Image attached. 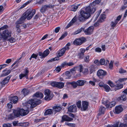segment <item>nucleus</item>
I'll return each mask as SVG.
<instances>
[{"label": "nucleus", "mask_w": 127, "mask_h": 127, "mask_svg": "<svg viewBox=\"0 0 127 127\" xmlns=\"http://www.w3.org/2000/svg\"><path fill=\"white\" fill-rule=\"evenodd\" d=\"M76 21V18L75 17L67 25L66 27V28H68L69 27L71 26Z\"/></svg>", "instance_id": "a878e982"}, {"label": "nucleus", "mask_w": 127, "mask_h": 127, "mask_svg": "<svg viewBox=\"0 0 127 127\" xmlns=\"http://www.w3.org/2000/svg\"><path fill=\"white\" fill-rule=\"evenodd\" d=\"M86 39L84 37L79 39H77L73 42L74 44L76 45H80L84 42L86 41Z\"/></svg>", "instance_id": "9d476101"}, {"label": "nucleus", "mask_w": 127, "mask_h": 127, "mask_svg": "<svg viewBox=\"0 0 127 127\" xmlns=\"http://www.w3.org/2000/svg\"><path fill=\"white\" fill-rule=\"evenodd\" d=\"M123 110V108L121 105L116 106L114 112L116 114H119L121 113Z\"/></svg>", "instance_id": "ddd939ff"}, {"label": "nucleus", "mask_w": 127, "mask_h": 127, "mask_svg": "<svg viewBox=\"0 0 127 127\" xmlns=\"http://www.w3.org/2000/svg\"><path fill=\"white\" fill-rule=\"evenodd\" d=\"M71 73H72L74 74H75L77 71L76 67L73 68L70 70L69 71Z\"/></svg>", "instance_id": "49530a36"}, {"label": "nucleus", "mask_w": 127, "mask_h": 127, "mask_svg": "<svg viewBox=\"0 0 127 127\" xmlns=\"http://www.w3.org/2000/svg\"><path fill=\"white\" fill-rule=\"evenodd\" d=\"M85 52V50L84 49L81 48L80 49V52L78 54L80 58L82 59L83 58L84 55V53Z\"/></svg>", "instance_id": "5701e85b"}, {"label": "nucleus", "mask_w": 127, "mask_h": 127, "mask_svg": "<svg viewBox=\"0 0 127 127\" xmlns=\"http://www.w3.org/2000/svg\"><path fill=\"white\" fill-rule=\"evenodd\" d=\"M82 72L84 74H87L88 73V69L87 68H84V69H83V70Z\"/></svg>", "instance_id": "4d7b16f0"}, {"label": "nucleus", "mask_w": 127, "mask_h": 127, "mask_svg": "<svg viewBox=\"0 0 127 127\" xmlns=\"http://www.w3.org/2000/svg\"><path fill=\"white\" fill-rule=\"evenodd\" d=\"M44 99L46 100H49L51 99L53 97V95L51 94L50 91L48 90H46L45 91Z\"/></svg>", "instance_id": "6e6552de"}, {"label": "nucleus", "mask_w": 127, "mask_h": 127, "mask_svg": "<svg viewBox=\"0 0 127 127\" xmlns=\"http://www.w3.org/2000/svg\"><path fill=\"white\" fill-rule=\"evenodd\" d=\"M11 72V70H4L2 71V73L1 76H5L8 75Z\"/></svg>", "instance_id": "72a5a7b5"}, {"label": "nucleus", "mask_w": 127, "mask_h": 127, "mask_svg": "<svg viewBox=\"0 0 127 127\" xmlns=\"http://www.w3.org/2000/svg\"><path fill=\"white\" fill-rule=\"evenodd\" d=\"M19 109V112H20V113L21 114V116H25L27 115L29 113L28 110L27 109L24 110L22 109Z\"/></svg>", "instance_id": "4be33fe9"}, {"label": "nucleus", "mask_w": 127, "mask_h": 127, "mask_svg": "<svg viewBox=\"0 0 127 127\" xmlns=\"http://www.w3.org/2000/svg\"><path fill=\"white\" fill-rule=\"evenodd\" d=\"M86 82V81L83 80H79L77 81L78 86H79L83 85Z\"/></svg>", "instance_id": "c9c22d12"}, {"label": "nucleus", "mask_w": 127, "mask_h": 127, "mask_svg": "<svg viewBox=\"0 0 127 127\" xmlns=\"http://www.w3.org/2000/svg\"><path fill=\"white\" fill-rule=\"evenodd\" d=\"M61 68V66H58L56 68L55 71L57 72H59L60 71Z\"/></svg>", "instance_id": "bf43d9fd"}, {"label": "nucleus", "mask_w": 127, "mask_h": 127, "mask_svg": "<svg viewBox=\"0 0 127 127\" xmlns=\"http://www.w3.org/2000/svg\"><path fill=\"white\" fill-rule=\"evenodd\" d=\"M101 0H96L94 1V2L91 3L89 6L90 7H92V8H95L94 7V6L98 4L101 1Z\"/></svg>", "instance_id": "393cba45"}, {"label": "nucleus", "mask_w": 127, "mask_h": 127, "mask_svg": "<svg viewBox=\"0 0 127 127\" xmlns=\"http://www.w3.org/2000/svg\"><path fill=\"white\" fill-rule=\"evenodd\" d=\"M88 102L86 101H83L82 102L81 110L82 111H85L88 108Z\"/></svg>", "instance_id": "f3484780"}, {"label": "nucleus", "mask_w": 127, "mask_h": 127, "mask_svg": "<svg viewBox=\"0 0 127 127\" xmlns=\"http://www.w3.org/2000/svg\"><path fill=\"white\" fill-rule=\"evenodd\" d=\"M62 122H63L64 121L70 122L73 120L72 118H71L66 115H64L62 117Z\"/></svg>", "instance_id": "412c9836"}, {"label": "nucleus", "mask_w": 127, "mask_h": 127, "mask_svg": "<svg viewBox=\"0 0 127 127\" xmlns=\"http://www.w3.org/2000/svg\"><path fill=\"white\" fill-rule=\"evenodd\" d=\"M12 103L10 102L7 104L6 107L8 108L11 109L12 107Z\"/></svg>", "instance_id": "864d4df0"}, {"label": "nucleus", "mask_w": 127, "mask_h": 127, "mask_svg": "<svg viewBox=\"0 0 127 127\" xmlns=\"http://www.w3.org/2000/svg\"><path fill=\"white\" fill-rule=\"evenodd\" d=\"M35 13V10L34 9L28 10L26 11L25 14L19 20L16 22L15 24V26L17 31L18 32H20L19 25L23 23L26 18L28 20L31 19Z\"/></svg>", "instance_id": "f257e3e1"}, {"label": "nucleus", "mask_w": 127, "mask_h": 127, "mask_svg": "<svg viewBox=\"0 0 127 127\" xmlns=\"http://www.w3.org/2000/svg\"><path fill=\"white\" fill-rule=\"evenodd\" d=\"M29 93V91L26 89H24L21 92V94L20 95V97L22 98L28 95Z\"/></svg>", "instance_id": "2eb2a0df"}, {"label": "nucleus", "mask_w": 127, "mask_h": 127, "mask_svg": "<svg viewBox=\"0 0 127 127\" xmlns=\"http://www.w3.org/2000/svg\"><path fill=\"white\" fill-rule=\"evenodd\" d=\"M52 7V6L49 5H45L43 6L41 9L40 11L42 13L44 12L46 10Z\"/></svg>", "instance_id": "aec40b11"}, {"label": "nucleus", "mask_w": 127, "mask_h": 127, "mask_svg": "<svg viewBox=\"0 0 127 127\" xmlns=\"http://www.w3.org/2000/svg\"><path fill=\"white\" fill-rule=\"evenodd\" d=\"M49 53V51L48 49H47L43 53L39 52L38 54L39 56L41 58H43L47 56Z\"/></svg>", "instance_id": "dca6fc26"}, {"label": "nucleus", "mask_w": 127, "mask_h": 127, "mask_svg": "<svg viewBox=\"0 0 127 127\" xmlns=\"http://www.w3.org/2000/svg\"><path fill=\"white\" fill-rule=\"evenodd\" d=\"M70 45V43H68L64 47L62 48L61 50L59 51L57 55L58 57H60L62 56L64 53L66 51L68 50L69 49V47ZM59 60V58L58 57H56L48 61L49 62H51L54 61L58 60Z\"/></svg>", "instance_id": "7ed1b4c3"}, {"label": "nucleus", "mask_w": 127, "mask_h": 127, "mask_svg": "<svg viewBox=\"0 0 127 127\" xmlns=\"http://www.w3.org/2000/svg\"><path fill=\"white\" fill-rule=\"evenodd\" d=\"M53 108L55 112H60L62 109V107L59 105H58L54 106Z\"/></svg>", "instance_id": "b1692460"}, {"label": "nucleus", "mask_w": 127, "mask_h": 127, "mask_svg": "<svg viewBox=\"0 0 127 127\" xmlns=\"http://www.w3.org/2000/svg\"><path fill=\"white\" fill-rule=\"evenodd\" d=\"M37 56L36 54H33L31 56L30 58V60H31L32 58H34L35 59H36V58Z\"/></svg>", "instance_id": "603ef678"}, {"label": "nucleus", "mask_w": 127, "mask_h": 127, "mask_svg": "<svg viewBox=\"0 0 127 127\" xmlns=\"http://www.w3.org/2000/svg\"><path fill=\"white\" fill-rule=\"evenodd\" d=\"M41 101L37 99H34L29 100L26 104V106L27 109L35 107L36 105H38L41 103Z\"/></svg>", "instance_id": "20e7f679"}, {"label": "nucleus", "mask_w": 127, "mask_h": 127, "mask_svg": "<svg viewBox=\"0 0 127 127\" xmlns=\"http://www.w3.org/2000/svg\"><path fill=\"white\" fill-rule=\"evenodd\" d=\"M10 78V77L9 76H7L1 82V84L4 85L7 84L9 82Z\"/></svg>", "instance_id": "bb28decb"}, {"label": "nucleus", "mask_w": 127, "mask_h": 127, "mask_svg": "<svg viewBox=\"0 0 127 127\" xmlns=\"http://www.w3.org/2000/svg\"><path fill=\"white\" fill-rule=\"evenodd\" d=\"M95 51L96 52H100L101 51V50L100 48L97 47L95 49Z\"/></svg>", "instance_id": "338daca9"}, {"label": "nucleus", "mask_w": 127, "mask_h": 127, "mask_svg": "<svg viewBox=\"0 0 127 127\" xmlns=\"http://www.w3.org/2000/svg\"><path fill=\"white\" fill-rule=\"evenodd\" d=\"M94 29V27L93 26H90L85 30L84 32L86 34H90L92 33Z\"/></svg>", "instance_id": "6ab92c4d"}, {"label": "nucleus", "mask_w": 127, "mask_h": 127, "mask_svg": "<svg viewBox=\"0 0 127 127\" xmlns=\"http://www.w3.org/2000/svg\"><path fill=\"white\" fill-rule=\"evenodd\" d=\"M103 82H99L98 84V85L100 87H103L105 85Z\"/></svg>", "instance_id": "680f3d73"}, {"label": "nucleus", "mask_w": 127, "mask_h": 127, "mask_svg": "<svg viewBox=\"0 0 127 127\" xmlns=\"http://www.w3.org/2000/svg\"><path fill=\"white\" fill-rule=\"evenodd\" d=\"M105 18L106 16L104 14H101L100 18L98 21L100 22H102L104 21V19Z\"/></svg>", "instance_id": "ea45409f"}, {"label": "nucleus", "mask_w": 127, "mask_h": 127, "mask_svg": "<svg viewBox=\"0 0 127 127\" xmlns=\"http://www.w3.org/2000/svg\"><path fill=\"white\" fill-rule=\"evenodd\" d=\"M105 100L104 99H102V103L104 104L107 108H111L115 105V101H112L111 102H110L108 100H106L105 101L104 100Z\"/></svg>", "instance_id": "423d86ee"}, {"label": "nucleus", "mask_w": 127, "mask_h": 127, "mask_svg": "<svg viewBox=\"0 0 127 127\" xmlns=\"http://www.w3.org/2000/svg\"><path fill=\"white\" fill-rule=\"evenodd\" d=\"M51 85L53 87H55L59 89L63 88L64 85V83L61 82H54L51 83Z\"/></svg>", "instance_id": "0eeeda50"}, {"label": "nucleus", "mask_w": 127, "mask_h": 127, "mask_svg": "<svg viewBox=\"0 0 127 127\" xmlns=\"http://www.w3.org/2000/svg\"><path fill=\"white\" fill-rule=\"evenodd\" d=\"M103 88H104L105 91L107 92H109L110 90V87L107 85L105 84Z\"/></svg>", "instance_id": "37998d69"}, {"label": "nucleus", "mask_w": 127, "mask_h": 127, "mask_svg": "<svg viewBox=\"0 0 127 127\" xmlns=\"http://www.w3.org/2000/svg\"><path fill=\"white\" fill-rule=\"evenodd\" d=\"M126 98H127L126 95L124 94V95H121L120 97H118L117 98V99L118 100H122L125 101L126 100Z\"/></svg>", "instance_id": "473e14b6"}, {"label": "nucleus", "mask_w": 127, "mask_h": 127, "mask_svg": "<svg viewBox=\"0 0 127 127\" xmlns=\"http://www.w3.org/2000/svg\"><path fill=\"white\" fill-rule=\"evenodd\" d=\"M53 113V110L51 109H49L46 110L44 113V114L46 115L50 114Z\"/></svg>", "instance_id": "58836bf2"}, {"label": "nucleus", "mask_w": 127, "mask_h": 127, "mask_svg": "<svg viewBox=\"0 0 127 127\" xmlns=\"http://www.w3.org/2000/svg\"><path fill=\"white\" fill-rule=\"evenodd\" d=\"M122 17V16L119 15L118 16L114 21H112L111 23V25L112 27H115L120 20Z\"/></svg>", "instance_id": "4468645a"}, {"label": "nucleus", "mask_w": 127, "mask_h": 127, "mask_svg": "<svg viewBox=\"0 0 127 127\" xmlns=\"http://www.w3.org/2000/svg\"><path fill=\"white\" fill-rule=\"evenodd\" d=\"M123 87V85L122 84H118L116 85L114 87L115 90L116 91L122 88Z\"/></svg>", "instance_id": "7c9ffc66"}, {"label": "nucleus", "mask_w": 127, "mask_h": 127, "mask_svg": "<svg viewBox=\"0 0 127 127\" xmlns=\"http://www.w3.org/2000/svg\"><path fill=\"white\" fill-rule=\"evenodd\" d=\"M120 123V121H116L113 125H108L107 127H127V123Z\"/></svg>", "instance_id": "39448f33"}, {"label": "nucleus", "mask_w": 127, "mask_h": 127, "mask_svg": "<svg viewBox=\"0 0 127 127\" xmlns=\"http://www.w3.org/2000/svg\"><path fill=\"white\" fill-rule=\"evenodd\" d=\"M96 81V79L94 78H93L92 80H90L89 81V84L93 86H94L95 85V83Z\"/></svg>", "instance_id": "e433bc0d"}, {"label": "nucleus", "mask_w": 127, "mask_h": 127, "mask_svg": "<svg viewBox=\"0 0 127 127\" xmlns=\"http://www.w3.org/2000/svg\"><path fill=\"white\" fill-rule=\"evenodd\" d=\"M76 68L77 70V71H79L80 72H82L83 68L82 65H80L76 66Z\"/></svg>", "instance_id": "f704fd0d"}, {"label": "nucleus", "mask_w": 127, "mask_h": 127, "mask_svg": "<svg viewBox=\"0 0 127 127\" xmlns=\"http://www.w3.org/2000/svg\"><path fill=\"white\" fill-rule=\"evenodd\" d=\"M89 68L90 74L92 73L93 72L95 71V67L93 65H91Z\"/></svg>", "instance_id": "a18cd8bd"}, {"label": "nucleus", "mask_w": 127, "mask_h": 127, "mask_svg": "<svg viewBox=\"0 0 127 127\" xmlns=\"http://www.w3.org/2000/svg\"><path fill=\"white\" fill-rule=\"evenodd\" d=\"M15 117L13 113H12L11 114H10L8 116V119L9 120H12Z\"/></svg>", "instance_id": "09e8293b"}, {"label": "nucleus", "mask_w": 127, "mask_h": 127, "mask_svg": "<svg viewBox=\"0 0 127 127\" xmlns=\"http://www.w3.org/2000/svg\"><path fill=\"white\" fill-rule=\"evenodd\" d=\"M126 80V79L125 78H120L116 81V83H117L119 82H122Z\"/></svg>", "instance_id": "5fc2aeb1"}, {"label": "nucleus", "mask_w": 127, "mask_h": 127, "mask_svg": "<svg viewBox=\"0 0 127 127\" xmlns=\"http://www.w3.org/2000/svg\"><path fill=\"white\" fill-rule=\"evenodd\" d=\"M10 100L13 103H15L18 100V98L17 96H14L11 97L10 99Z\"/></svg>", "instance_id": "cd10ccee"}, {"label": "nucleus", "mask_w": 127, "mask_h": 127, "mask_svg": "<svg viewBox=\"0 0 127 127\" xmlns=\"http://www.w3.org/2000/svg\"><path fill=\"white\" fill-rule=\"evenodd\" d=\"M68 111L72 112H74L77 111V108L75 105H71L68 108Z\"/></svg>", "instance_id": "a211bd4d"}, {"label": "nucleus", "mask_w": 127, "mask_h": 127, "mask_svg": "<svg viewBox=\"0 0 127 127\" xmlns=\"http://www.w3.org/2000/svg\"><path fill=\"white\" fill-rule=\"evenodd\" d=\"M126 71L124 70L122 68H121L119 69V72L120 73H125L126 72Z\"/></svg>", "instance_id": "69168bd1"}, {"label": "nucleus", "mask_w": 127, "mask_h": 127, "mask_svg": "<svg viewBox=\"0 0 127 127\" xmlns=\"http://www.w3.org/2000/svg\"><path fill=\"white\" fill-rule=\"evenodd\" d=\"M100 64L104 65L105 64V61L104 59H101L100 60Z\"/></svg>", "instance_id": "3c124183"}, {"label": "nucleus", "mask_w": 127, "mask_h": 127, "mask_svg": "<svg viewBox=\"0 0 127 127\" xmlns=\"http://www.w3.org/2000/svg\"><path fill=\"white\" fill-rule=\"evenodd\" d=\"M124 5L122 6L121 9L123 10L127 7V0H124Z\"/></svg>", "instance_id": "c03bdc74"}, {"label": "nucleus", "mask_w": 127, "mask_h": 127, "mask_svg": "<svg viewBox=\"0 0 127 127\" xmlns=\"http://www.w3.org/2000/svg\"><path fill=\"white\" fill-rule=\"evenodd\" d=\"M92 7L88 6L85 8V10H82L80 12L78 19L80 21H83L88 19L91 16V14L94 13L95 11V8H92Z\"/></svg>", "instance_id": "f03ea898"}, {"label": "nucleus", "mask_w": 127, "mask_h": 127, "mask_svg": "<svg viewBox=\"0 0 127 127\" xmlns=\"http://www.w3.org/2000/svg\"><path fill=\"white\" fill-rule=\"evenodd\" d=\"M76 104L78 108H80L81 107V100H80L77 101L76 103Z\"/></svg>", "instance_id": "8fccbe9b"}, {"label": "nucleus", "mask_w": 127, "mask_h": 127, "mask_svg": "<svg viewBox=\"0 0 127 127\" xmlns=\"http://www.w3.org/2000/svg\"><path fill=\"white\" fill-rule=\"evenodd\" d=\"M94 63L97 65H100V62L97 60H96L94 61Z\"/></svg>", "instance_id": "774afa93"}, {"label": "nucleus", "mask_w": 127, "mask_h": 127, "mask_svg": "<svg viewBox=\"0 0 127 127\" xmlns=\"http://www.w3.org/2000/svg\"><path fill=\"white\" fill-rule=\"evenodd\" d=\"M2 38L6 39L7 38L11 36V32L8 30H6L3 31L2 33Z\"/></svg>", "instance_id": "1a4fd4ad"}, {"label": "nucleus", "mask_w": 127, "mask_h": 127, "mask_svg": "<svg viewBox=\"0 0 127 127\" xmlns=\"http://www.w3.org/2000/svg\"><path fill=\"white\" fill-rule=\"evenodd\" d=\"M67 33L66 32H65L59 38V40H62L63 38H64L67 35Z\"/></svg>", "instance_id": "6e6d98bb"}, {"label": "nucleus", "mask_w": 127, "mask_h": 127, "mask_svg": "<svg viewBox=\"0 0 127 127\" xmlns=\"http://www.w3.org/2000/svg\"><path fill=\"white\" fill-rule=\"evenodd\" d=\"M106 72L102 69H99L97 72V76L100 78L102 79L106 75Z\"/></svg>", "instance_id": "9b49d317"}, {"label": "nucleus", "mask_w": 127, "mask_h": 127, "mask_svg": "<svg viewBox=\"0 0 127 127\" xmlns=\"http://www.w3.org/2000/svg\"><path fill=\"white\" fill-rule=\"evenodd\" d=\"M3 126V127H10L11 126V125L10 124L8 123L4 124Z\"/></svg>", "instance_id": "0e129e2a"}, {"label": "nucleus", "mask_w": 127, "mask_h": 127, "mask_svg": "<svg viewBox=\"0 0 127 127\" xmlns=\"http://www.w3.org/2000/svg\"><path fill=\"white\" fill-rule=\"evenodd\" d=\"M29 72L28 70L27 69H25L23 73H21L19 75V77L20 79H21L23 77H25L27 78Z\"/></svg>", "instance_id": "f8f14e48"}, {"label": "nucleus", "mask_w": 127, "mask_h": 127, "mask_svg": "<svg viewBox=\"0 0 127 127\" xmlns=\"http://www.w3.org/2000/svg\"><path fill=\"white\" fill-rule=\"evenodd\" d=\"M105 110V108L102 106L100 107L99 109V113L98 114L100 115L104 114Z\"/></svg>", "instance_id": "c85d7f7f"}, {"label": "nucleus", "mask_w": 127, "mask_h": 127, "mask_svg": "<svg viewBox=\"0 0 127 127\" xmlns=\"http://www.w3.org/2000/svg\"><path fill=\"white\" fill-rule=\"evenodd\" d=\"M67 84H70L73 86L74 88H76L78 85V84L77 83V81L76 82H73L71 83L67 82L66 83Z\"/></svg>", "instance_id": "79ce46f5"}, {"label": "nucleus", "mask_w": 127, "mask_h": 127, "mask_svg": "<svg viewBox=\"0 0 127 127\" xmlns=\"http://www.w3.org/2000/svg\"><path fill=\"white\" fill-rule=\"evenodd\" d=\"M60 29V27H56L54 30V32L56 33H58Z\"/></svg>", "instance_id": "e2e57ef3"}, {"label": "nucleus", "mask_w": 127, "mask_h": 127, "mask_svg": "<svg viewBox=\"0 0 127 127\" xmlns=\"http://www.w3.org/2000/svg\"><path fill=\"white\" fill-rule=\"evenodd\" d=\"M8 40L10 43H12L15 41V39L14 38L11 37Z\"/></svg>", "instance_id": "13d9d810"}, {"label": "nucleus", "mask_w": 127, "mask_h": 127, "mask_svg": "<svg viewBox=\"0 0 127 127\" xmlns=\"http://www.w3.org/2000/svg\"><path fill=\"white\" fill-rule=\"evenodd\" d=\"M107 83L108 84L110 87H114V90H115V87H114L115 86V85L113 83H112V82H111V81H109Z\"/></svg>", "instance_id": "de8ad7c7"}, {"label": "nucleus", "mask_w": 127, "mask_h": 127, "mask_svg": "<svg viewBox=\"0 0 127 127\" xmlns=\"http://www.w3.org/2000/svg\"><path fill=\"white\" fill-rule=\"evenodd\" d=\"M13 113L15 117H19L21 116L20 112H19V109L14 110L13 111Z\"/></svg>", "instance_id": "c756f323"}, {"label": "nucleus", "mask_w": 127, "mask_h": 127, "mask_svg": "<svg viewBox=\"0 0 127 127\" xmlns=\"http://www.w3.org/2000/svg\"><path fill=\"white\" fill-rule=\"evenodd\" d=\"M34 96L37 97L42 98L43 97V94L41 93L37 92L34 95Z\"/></svg>", "instance_id": "2f4dec72"}, {"label": "nucleus", "mask_w": 127, "mask_h": 127, "mask_svg": "<svg viewBox=\"0 0 127 127\" xmlns=\"http://www.w3.org/2000/svg\"><path fill=\"white\" fill-rule=\"evenodd\" d=\"M80 5V4L77 5H73L71 6V10L73 11H75L78 8V6Z\"/></svg>", "instance_id": "a19ab883"}, {"label": "nucleus", "mask_w": 127, "mask_h": 127, "mask_svg": "<svg viewBox=\"0 0 127 127\" xmlns=\"http://www.w3.org/2000/svg\"><path fill=\"white\" fill-rule=\"evenodd\" d=\"M89 58V56H86L84 58L85 61L86 62H89L90 61Z\"/></svg>", "instance_id": "052dcab7"}, {"label": "nucleus", "mask_w": 127, "mask_h": 127, "mask_svg": "<svg viewBox=\"0 0 127 127\" xmlns=\"http://www.w3.org/2000/svg\"><path fill=\"white\" fill-rule=\"evenodd\" d=\"M71 76V73L69 71H67L66 72L65 75V79H68L70 78Z\"/></svg>", "instance_id": "4c0bfd02"}]
</instances>
